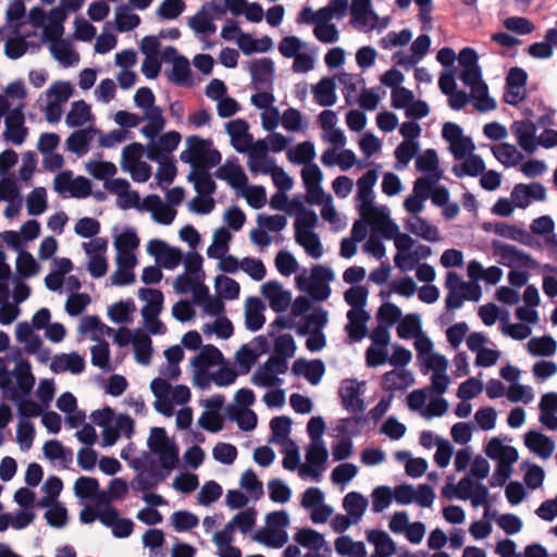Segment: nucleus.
I'll use <instances>...</instances> for the list:
<instances>
[{
  "label": "nucleus",
  "mask_w": 557,
  "mask_h": 557,
  "mask_svg": "<svg viewBox=\"0 0 557 557\" xmlns=\"http://www.w3.org/2000/svg\"><path fill=\"white\" fill-rule=\"evenodd\" d=\"M212 140L193 135L187 138V149L181 153V160L189 163L215 166L221 162V153L212 148Z\"/></svg>",
  "instance_id": "f257e3e1"
},
{
  "label": "nucleus",
  "mask_w": 557,
  "mask_h": 557,
  "mask_svg": "<svg viewBox=\"0 0 557 557\" xmlns=\"http://www.w3.org/2000/svg\"><path fill=\"white\" fill-rule=\"evenodd\" d=\"M147 444L150 451L159 456V460L164 468L175 469L177 467L178 447L168 437L164 428H152Z\"/></svg>",
  "instance_id": "f03ea898"
},
{
  "label": "nucleus",
  "mask_w": 557,
  "mask_h": 557,
  "mask_svg": "<svg viewBox=\"0 0 557 557\" xmlns=\"http://www.w3.org/2000/svg\"><path fill=\"white\" fill-rule=\"evenodd\" d=\"M377 181V173L375 170H369L362 174L357 181L358 199L361 205L359 207V214L362 220H370L381 214V210L373 203V187Z\"/></svg>",
  "instance_id": "7ed1b4c3"
},
{
  "label": "nucleus",
  "mask_w": 557,
  "mask_h": 557,
  "mask_svg": "<svg viewBox=\"0 0 557 557\" xmlns=\"http://www.w3.org/2000/svg\"><path fill=\"white\" fill-rule=\"evenodd\" d=\"M174 469L164 468L163 463L160 465L150 459L147 462V468L140 471L129 483V487L134 492H147L156 488L162 483Z\"/></svg>",
  "instance_id": "20e7f679"
},
{
  "label": "nucleus",
  "mask_w": 557,
  "mask_h": 557,
  "mask_svg": "<svg viewBox=\"0 0 557 557\" xmlns=\"http://www.w3.org/2000/svg\"><path fill=\"white\" fill-rule=\"evenodd\" d=\"M249 72L253 89H273L275 65L272 59L261 58L253 60L249 65Z\"/></svg>",
  "instance_id": "39448f33"
},
{
  "label": "nucleus",
  "mask_w": 557,
  "mask_h": 557,
  "mask_svg": "<svg viewBox=\"0 0 557 557\" xmlns=\"http://www.w3.org/2000/svg\"><path fill=\"white\" fill-rule=\"evenodd\" d=\"M13 374L16 379V386L10 388L9 398L20 399L29 397L35 385V376L32 373L30 363L26 360L18 361Z\"/></svg>",
  "instance_id": "423d86ee"
},
{
  "label": "nucleus",
  "mask_w": 557,
  "mask_h": 557,
  "mask_svg": "<svg viewBox=\"0 0 557 557\" xmlns=\"http://www.w3.org/2000/svg\"><path fill=\"white\" fill-rule=\"evenodd\" d=\"M342 406L351 413H362L364 401L360 398V383L355 379H346L338 391Z\"/></svg>",
  "instance_id": "0eeeda50"
},
{
  "label": "nucleus",
  "mask_w": 557,
  "mask_h": 557,
  "mask_svg": "<svg viewBox=\"0 0 557 557\" xmlns=\"http://www.w3.org/2000/svg\"><path fill=\"white\" fill-rule=\"evenodd\" d=\"M25 119L21 108L11 110L4 120L5 131L3 133L4 139L12 144L22 145L28 134L27 127L24 125Z\"/></svg>",
  "instance_id": "6e6552de"
},
{
  "label": "nucleus",
  "mask_w": 557,
  "mask_h": 557,
  "mask_svg": "<svg viewBox=\"0 0 557 557\" xmlns=\"http://www.w3.org/2000/svg\"><path fill=\"white\" fill-rule=\"evenodd\" d=\"M307 466L300 469V474L312 476L314 480H320V473L323 470L324 463L327 461L329 451L323 442L311 443L307 450Z\"/></svg>",
  "instance_id": "1a4fd4ad"
},
{
  "label": "nucleus",
  "mask_w": 557,
  "mask_h": 557,
  "mask_svg": "<svg viewBox=\"0 0 557 557\" xmlns=\"http://www.w3.org/2000/svg\"><path fill=\"white\" fill-rule=\"evenodd\" d=\"M263 297L269 300L270 307L274 312H284L290 305L292 294L283 289L277 281H269L261 286Z\"/></svg>",
  "instance_id": "9d476101"
},
{
  "label": "nucleus",
  "mask_w": 557,
  "mask_h": 557,
  "mask_svg": "<svg viewBox=\"0 0 557 557\" xmlns=\"http://www.w3.org/2000/svg\"><path fill=\"white\" fill-rule=\"evenodd\" d=\"M546 196V189L541 183L517 184L512 191L511 198L516 207L525 209L531 200H544Z\"/></svg>",
  "instance_id": "9b49d317"
},
{
  "label": "nucleus",
  "mask_w": 557,
  "mask_h": 557,
  "mask_svg": "<svg viewBox=\"0 0 557 557\" xmlns=\"http://www.w3.org/2000/svg\"><path fill=\"white\" fill-rule=\"evenodd\" d=\"M212 166L196 164L187 176V180L194 184L198 196L212 197L215 193L216 184L209 172Z\"/></svg>",
  "instance_id": "f8f14e48"
},
{
  "label": "nucleus",
  "mask_w": 557,
  "mask_h": 557,
  "mask_svg": "<svg viewBox=\"0 0 557 557\" xmlns=\"http://www.w3.org/2000/svg\"><path fill=\"white\" fill-rule=\"evenodd\" d=\"M536 125L531 121H515L511 131L517 138L519 146L528 153L535 151L536 143Z\"/></svg>",
  "instance_id": "ddd939ff"
},
{
  "label": "nucleus",
  "mask_w": 557,
  "mask_h": 557,
  "mask_svg": "<svg viewBox=\"0 0 557 557\" xmlns=\"http://www.w3.org/2000/svg\"><path fill=\"white\" fill-rule=\"evenodd\" d=\"M348 323L345 331L349 339L354 343L360 342L368 334L367 323L370 320V313L366 310H348Z\"/></svg>",
  "instance_id": "4468645a"
},
{
  "label": "nucleus",
  "mask_w": 557,
  "mask_h": 557,
  "mask_svg": "<svg viewBox=\"0 0 557 557\" xmlns=\"http://www.w3.org/2000/svg\"><path fill=\"white\" fill-rule=\"evenodd\" d=\"M214 176L219 180L226 181L227 184L235 189L245 188L248 184V177L236 159L234 162L227 161L221 165L214 172Z\"/></svg>",
  "instance_id": "2eb2a0df"
},
{
  "label": "nucleus",
  "mask_w": 557,
  "mask_h": 557,
  "mask_svg": "<svg viewBox=\"0 0 557 557\" xmlns=\"http://www.w3.org/2000/svg\"><path fill=\"white\" fill-rule=\"evenodd\" d=\"M140 299L146 301L141 308V315L145 321L157 318L163 309V294L160 289L156 288H140L138 290Z\"/></svg>",
  "instance_id": "dca6fc26"
},
{
  "label": "nucleus",
  "mask_w": 557,
  "mask_h": 557,
  "mask_svg": "<svg viewBox=\"0 0 557 557\" xmlns=\"http://www.w3.org/2000/svg\"><path fill=\"white\" fill-rule=\"evenodd\" d=\"M223 362V354L218 347L211 344L202 346L200 351L191 359V366L195 370H200L201 372L209 371L211 367Z\"/></svg>",
  "instance_id": "f3484780"
},
{
  "label": "nucleus",
  "mask_w": 557,
  "mask_h": 557,
  "mask_svg": "<svg viewBox=\"0 0 557 557\" xmlns=\"http://www.w3.org/2000/svg\"><path fill=\"white\" fill-rule=\"evenodd\" d=\"M524 444L541 458L550 457L555 449L554 441L537 431H529L524 435Z\"/></svg>",
  "instance_id": "a211bd4d"
},
{
  "label": "nucleus",
  "mask_w": 557,
  "mask_h": 557,
  "mask_svg": "<svg viewBox=\"0 0 557 557\" xmlns=\"http://www.w3.org/2000/svg\"><path fill=\"white\" fill-rule=\"evenodd\" d=\"M263 302L258 297H248L246 300L245 324L251 332L262 329L265 318L262 313Z\"/></svg>",
  "instance_id": "6ab92c4d"
},
{
  "label": "nucleus",
  "mask_w": 557,
  "mask_h": 557,
  "mask_svg": "<svg viewBox=\"0 0 557 557\" xmlns=\"http://www.w3.org/2000/svg\"><path fill=\"white\" fill-rule=\"evenodd\" d=\"M327 324V311L322 307L314 308L313 311L304 315L301 322L297 326V334L306 336L312 331H323Z\"/></svg>",
  "instance_id": "aec40b11"
},
{
  "label": "nucleus",
  "mask_w": 557,
  "mask_h": 557,
  "mask_svg": "<svg viewBox=\"0 0 557 557\" xmlns=\"http://www.w3.org/2000/svg\"><path fill=\"white\" fill-rule=\"evenodd\" d=\"M485 231H493L498 236H502L504 238L512 239L520 242L524 245H528L531 240V235L527 231L519 228L515 225H510L504 222H496V223H485L484 224Z\"/></svg>",
  "instance_id": "412c9836"
},
{
  "label": "nucleus",
  "mask_w": 557,
  "mask_h": 557,
  "mask_svg": "<svg viewBox=\"0 0 557 557\" xmlns=\"http://www.w3.org/2000/svg\"><path fill=\"white\" fill-rule=\"evenodd\" d=\"M94 133H98V129L90 127L73 132L65 141L67 150L77 156H84L87 153L89 144L94 139Z\"/></svg>",
  "instance_id": "4be33fe9"
},
{
  "label": "nucleus",
  "mask_w": 557,
  "mask_h": 557,
  "mask_svg": "<svg viewBox=\"0 0 557 557\" xmlns=\"http://www.w3.org/2000/svg\"><path fill=\"white\" fill-rule=\"evenodd\" d=\"M335 89L336 84L333 77H322L312 88L315 102L321 107L333 106L337 99Z\"/></svg>",
  "instance_id": "5701e85b"
},
{
  "label": "nucleus",
  "mask_w": 557,
  "mask_h": 557,
  "mask_svg": "<svg viewBox=\"0 0 557 557\" xmlns=\"http://www.w3.org/2000/svg\"><path fill=\"white\" fill-rule=\"evenodd\" d=\"M405 227L412 234L420 236L424 240L435 243L440 239L438 230L431 225L425 219L413 215L406 221Z\"/></svg>",
  "instance_id": "b1692460"
},
{
  "label": "nucleus",
  "mask_w": 557,
  "mask_h": 557,
  "mask_svg": "<svg viewBox=\"0 0 557 557\" xmlns=\"http://www.w3.org/2000/svg\"><path fill=\"white\" fill-rule=\"evenodd\" d=\"M497 255L508 264H516L521 267H533L534 260L532 257L517 247L509 244L495 245Z\"/></svg>",
  "instance_id": "393cba45"
},
{
  "label": "nucleus",
  "mask_w": 557,
  "mask_h": 557,
  "mask_svg": "<svg viewBox=\"0 0 557 557\" xmlns=\"http://www.w3.org/2000/svg\"><path fill=\"white\" fill-rule=\"evenodd\" d=\"M350 12L352 23L360 28L377 20L376 13L371 8V0H352Z\"/></svg>",
  "instance_id": "a878e982"
},
{
  "label": "nucleus",
  "mask_w": 557,
  "mask_h": 557,
  "mask_svg": "<svg viewBox=\"0 0 557 557\" xmlns=\"http://www.w3.org/2000/svg\"><path fill=\"white\" fill-rule=\"evenodd\" d=\"M133 346L136 361L141 364L150 363L153 351L150 336L143 330L137 329L134 333Z\"/></svg>",
  "instance_id": "bb28decb"
},
{
  "label": "nucleus",
  "mask_w": 557,
  "mask_h": 557,
  "mask_svg": "<svg viewBox=\"0 0 557 557\" xmlns=\"http://www.w3.org/2000/svg\"><path fill=\"white\" fill-rule=\"evenodd\" d=\"M343 507L347 515L354 519V523H357L368 507V499L358 492H349L343 499Z\"/></svg>",
  "instance_id": "cd10ccee"
},
{
  "label": "nucleus",
  "mask_w": 557,
  "mask_h": 557,
  "mask_svg": "<svg viewBox=\"0 0 557 557\" xmlns=\"http://www.w3.org/2000/svg\"><path fill=\"white\" fill-rule=\"evenodd\" d=\"M485 171V163L479 154L473 152L466 158L461 164L453 166V173L457 177L472 176L475 177Z\"/></svg>",
  "instance_id": "c85d7f7f"
},
{
  "label": "nucleus",
  "mask_w": 557,
  "mask_h": 557,
  "mask_svg": "<svg viewBox=\"0 0 557 557\" xmlns=\"http://www.w3.org/2000/svg\"><path fill=\"white\" fill-rule=\"evenodd\" d=\"M554 46H557V27L549 28L545 35V41L532 44L528 51L532 58L547 59L553 55Z\"/></svg>",
  "instance_id": "c756f323"
},
{
  "label": "nucleus",
  "mask_w": 557,
  "mask_h": 557,
  "mask_svg": "<svg viewBox=\"0 0 557 557\" xmlns=\"http://www.w3.org/2000/svg\"><path fill=\"white\" fill-rule=\"evenodd\" d=\"M213 244L207 249V256L211 259L222 258L228 250V243L232 239V235L225 227H219L214 232Z\"/></svg>",
  "instance_id": "7c9ffc66"
},
{
  "label": "nucleus",
  "mask_w": 557,
  "mask_h": 557,
  "mask_svg": "<svg viewBox=\"0 0 557 557\" xmlns=\"http://www.w3.org/2000/svg\"><path fill=\"white\" fill-rule=\"evenodd\" d=\"M91 116L90 107L84 100H77L72 103L67 112L65 122L70 127L83 126Z\"/></svg>",
  "instance_id": "2f4dec72"
},
{
  "label": "nucleus",
  "mask_w": 557,
  "mask_h": 557,
  "mask_svg": "<svg viewBox=\"0 0 557 557\" xmlns=\"http://www.w3.org/2000/svg\"><path fill=\"white\" fill-rule=\"evenodd\" d=\"M116 29L120 33L133 30L140 24L139 15L132 13L129 7L121 4L115 10Z\"/></svg>",
  "instance_id": "473e14b6"
},
{
  "label": "nucleus",
  "mask_w": 557,
  "mask_h": 557,
  "mask_svg": "<svg viewBox=\"0 0 557 557\" xmlns=\"http://www.w3.org/2000/svg\"><path fill=\"white\" fill-rule=\"evenodd\" d=\"M397 335L403 339L417 337L422 333L421 319L418 313H409L397 325Z\"/></svg>",
  "instance_id": "72a5a7b5"
},
{
  "label": "nucleus",
  "mask_w": 557,
  "mask_h": 557,
  "mask_svg": "<svg viewBox=\"0 0 557 557\" xmlns=\"http://www.w3.org/2000/svg\"><path fill=\"white\" fill-rule=\"evenodd\" d=\"M50 51L58 61L65 65H72L78 61V54L73 51L71 42L63 38L55 39L51 44Z\"/></svg>",
  "instance_id": "f704fd0d"
},
{
  "label": "nucleus",
  "mask_w": 557,
  "mask_h": 557,
  "mask_svg": "<svg viewBox=\"0 0 557 557\" xmlns=\"http://www.w3.org/2000/svg\"><path fill=\"white\" fill-rule=\"evenodd\" d=\"M295 239L297 244L300 245L310 257L314 259H319L322 257L323 247L319 235L313 231L295 235Z\"/></svg>",
  "instance_id": "c9c22d12"
},
{
  "label": "nucleus",
  "mask_w": 557,
  "mask_h": 557,
  "mask_svg": "<svg viewBox=\"0 0 557 557\" xmlns=\"http://www.w3.org/2000/svg\"><path fill=\"white\" fill-rule=\"evenodd\" d=\"M494 157L505 166L516 165L522 159V154L518 149L508 143H503L498 146L492 147Z\"/></svg>",
  "instance_id": "e433bc0d"
},
{
  "label": "nucleus",
  "mask_w": 557,
  "mask_h": 557,
  "mask_svg": "<svg viewBox=\"0 0 557 557\" xmlns=\"http://www.w3.org/2000/svg\"><path fill=\"white\" fill-rule=\"evenodd\" d=\"M214 287L221 298L227 300L237 299L240 292L238 282L225 275H218L214 280Z\"/></svg>",
  "instance_id": "4c0bfd02"
},
{
  "label": "nucleus",
  "mask_w": 557,
  "mask_h": 557,
  "mask_svg": "<svg viewBox=\"0 0 557 557\" xmlns=\"http://www.w3.org/2000/svg\"><path fill=\"white\" fill-rule=\"evenodd\" d=\"M294 539L299 545L314 550H319L325 545L323 534L310 528L300 529Z\"/></svg>",
  "instance_id": "58836bf2"
},
{
  "label": "nucleus",
  "mask_w": 557,
  "mask_h": 557,
  "mask_svg": "<svg viewBox=\"0 0 557 557\" xmlns=\"http://www.w3.org/2000/svg\"><path fill=\"white\" fill-rule=\"evenodd\" d=\"M315 157L314 146L311 141H304L287 152V159L296 164H310Z\"/></svg>",
  "instance_id": "ea45409f"
},
{
  "label": "nucleus",
  "mask_w": 557,
  "mask_h": 557,
  "mask_svg": "<svg viewBox=\"0 0 557 557\" xmlns=\"http://www.w3.org/2000/svg\"><path fill=\"white\" fill-rule=\"evenodd\" d=\"M367 418L360 413H354L352 417L343 418L338 421L336 426L337 434L345 437L358 436L361 433V423L366 422Z\"/></svg>",
  "instance_id": "a19ab883"
},
{
  "label": "nucleus",
  "mask_w": 557,
  "mask_h": 557,
  "mask_svg": "<svg viewBox=\"0 0 557 557\" xmlns=\"http://www.w3.org/2000/svg\"><path fill=\"white\" fill-rule=\"evenodd\" d=\"M375 230H379L386 239H394L399 234L398 225L389 219L388 214L381 210L376 218L366 220Z\"/></svg>",
  "instance_id": "79ce46f5"
},
{
  "label": "nucleus",
  "mask_w": 557,
  "mask_h": 557,
  "mask_svg": "<svg viewBox=\"0 0 557 557\" xmlns=\"http://www.w3.org/2000/svg\"><path fill=\"white\" fill-rule=\"evenodd\" d=\"M460 79L463 85L472 88L473 91L487 92V85L482 81V71L480 65L462 69Z\"/></svg>",
  "instance_id": "37998d69"
},
{
  "label": "nucleus",
  "mask_w": 557,
  "mask_h": 557,
  "mask_svg": "<svg viewBox=\"0 0 557 557\" xmlns=\"http://www.w3.org/2000/svg\"><path fill=\"white\" fill-rule=\"evenodd\" d=\"M212 16H209L205 8L199 10L193 17L189 18L188 25L196 33L203 35H212L216 30V26L212 22Z\"/></svg>",
  "instance_id": "c03bdc74"
},
{
  "label": "nucleus",
  "mask_w": 557,
  "mask_h": 557,
  "mask_svg": "<svg viewBox=\"0 0 557 557\" xmlns=\"http://www.w3.org/2000/svg\"><path fill=\"white\" fill-rule=\"evenodd\" d=\"M368 288L363 285H355L344 293V299L351 307L350 310H364L368 298Z\"/></svg>",
  "instance_id": "a18cd8bd"
},
{
  "label": "nucleus",
  "mask_w": 557,
  "mask_h": 557,
  "mask_svg": "<svg viewBox=\"0 0 557 557\" xmlns=\"http://www.w3.org/2000/svg\"><path fill=\"white\" fill-rule=\"evenodd\" d=\"M27 212L30 215H40L47 209V193L44 187H36L26 200Z\"/></svg>",
  "instance_id": "49530a36"
},
{
  "label": "nucleus",
  "mask_w": 557,
  "mask_h": 557,
  "mask_svg": "<svg viewBox=\"0 0 557 557\" xmlns=\"http://www.w3.org/2000/svg\"><path fill=\"white\" fill-rule=\"evenodd\" d=\"M410 376L411 374L407 371L391 370L382 377L383 387L391 392L403 389L409 385L408 379Z\"/></svg>",
  "instance_id": "de8ad7c7"
},
{
  "label": "nucleus",
  "mask_w": 557,
  "mask_h": 557,
  "mask_svg": "<svg viewBox=\"0 0 557 557\" xmlns=\"http://www.w3.org/2000/svg\"><path fill=\"white\" fill-rule=\"evenodd\" d=\"M134 309L135 306L132 300H120L109 308L108 315L114 323H126L131 321V314Z\"/></svg>",
  "instance_id": "09e8293b"
},
{
  "label": "nucleus",
  "mask_w": 557,
  "mask_h": 557,
  "mask_svg": "<svg viewBox=\"0 0 557 557\" xmlns=\"http://www.w3.org/2000/svg\"><path fill=\"white\" fill-rule=\"evenodd\" d=\"M252 384L261 387H274L280 386L282 380L275 376L270 369V364L264 362L260 366L251 376Z\"/></svg>",
  "instance_id": "8fccbe9b"
},
{
  "label": "nucleus",
  "mask_w": 557,
  "mask_h": 557,
  "mask_svg": "<svg viewBox=\"0 0 557 557\" xmlns=\"http://www.w3.org/2000/svg\"><path fill=\"white\" fill-rule=\"evenodd\" d=\"M442 175L441 171L428 176L418 177L413 183V195L426 200L432 193L433 187L440 181Z\"/></svg>",
  "instance_id": "3c124183"
},
{
  "label": "nucleus",
  "mask_w": 557,
  "mask_h": 557,
  "mask_svg": "<svg viewBox=\"0 0 557 557\" xmlns=\"http://www.w3.org/2000/svg\"><path fill=\"white\" fill-rule=\"evenodd\" d=\"M257 512L253 508L236 513L227 523L233 527V530L238 529L242 533H248L256 523Z\"/></svg>",
  "instance_id": "603ef678"
},
{
  "label": "nucleus",
  "mask_w": 557,
  "mask_h": 557,
  "mask_svg": "<svg viewBox=\"0 0 557 557\" xmlns=\"http://www.w3.org/2000/svg\"><path fill=\"white\" fill-rule=\"evenodd\" d=\"M270 428L274 441L282 443L289 438L288 435L292 431V419L286 416L274 417L270 421Z\"/></svg>",
  "instance_id": "864d4df0"
},
{
  "label": "nucleus",
  "mask_w": 557,
  "mask_h": 557,
  "mask_svg": "<svg viewBox=\"0 0 557 557\" xmlns=\"http://www.w3.org/2000/svg\"><path fill=\"white\" fill-rule=\"evenodd\" d=\"M262 533H265V530L257 531L253 534V540L269 547H283L288 540L287 533L284 530H271L267 536H263Z\"/></svg>",
  "instance_id": "5fc2aeb1"
},
{
  "label": "nucleus",
  "mask_w": 557,
  "mask_h": 557,
  "mask_svg": "<svg viewBox=\"0 0 557 557\" xmlns=\"http://www.w3.org/2000/svg\"><path fill=\"white\" fill-rule=\"evenodd\" d=\"M438 156L435 149H426L416 159V168L423 173L435 174L438 169Z\"/></svg>",
  "instance_id": "6e6d98bb"
},
{
  "label": "nucleus",
  "mask_w": 557,
  "mask_h": 557,
  "mask_svg": "<svg viewBox=\"0 0 557 557\" xmlns=\"http://www.w3.org/2000/svg\"><path fill=\"white\" fill-rule=\"evenodd\" d=\"M16 271L23 277H30L39 271V264L28 251L22 250L16 258Z\"/></svg>",
  "instance_id": "4d7b16f0"
},
{
  "label": "nucleus",
  "mask_w": 557,
  "mask_h": 557,
  "mask_svg": "<svg viewBox=\"0 0 557 557\" xmlns=\"http://www.w3.org/2000/svg\"><path fill=\"white\" fill-rule=\"evenodd\" d=\"M11 400L14 401L17 406V413L21 418V421H26L29 418H36L42 414L41 406L28 397Z\"/></svg>",
  "instance_id": "13d9d810"
},
{
  "label": "nucleus",
  "mask_w": 557,
  "mask_h": 557,
  "mask_svg": "<svg viewBox=\"0 0 557 557\" xmlns=\"http://www.w3.org/2000/svg\"><path fill=\"white\" fill-rule=\"evenodd\" d=\"M198 523V517L187 510H178L172 515V524L177 532L191 530L196 528Z\"/></svg>",
  "instance_id": "bf43d9fd"
},
{
  "label": "nucleus",
  "mask_w": 557,
  "mask_h": 557,
  "mask_svg": "<svg viewBox=\"0 0 557 557\" xmlns=\"http://www.w3.org/2000/svg\"><path fill=\"white\" fill-rule=\"evenodd\" d=\"M144 153V146L139 143H132L123 148L122 151V169L127 171L128 168H132L138 163H140V159Z\"/></svg>",
  "instance_id": "052dcab7"
},
{
  "label": "nucleus",
  "mask_w": 557,
  "mask_h": 557,
  "mask_svg": "<svg viewBox=\"0 0 557 557\" xmlns=\"http://www.w3.org/2000/svg\"><path fill=\"white\" fill-rule=\"evenodd\" d=\"M269 496L272 502L278 504L287 503L292 497L290 487L281 479H273L268 483Z\"/></svg>",
  "instance_id": "680f3d73"
},
{
  "label": "nucleus",
  "mask_w": 557,
  "mask_h": 557,
  "mask_svg": "<svg viewBox=\"0 0 557 557\" xmlns=\"http://www.w3.org/2000/svg\"><path fill=\"white\" fill-rule=\"evenodd\" d=\"M529 350L534 356H550L555 352L557 343L552 337L532 338L528 343Z\"/></svg>",
  "instance_id": "e2e57ef3"
},
{
  "label": "nucleus",
  "mask_w": 557,
  "mask_h": 557,
  "mask_svg": "<svg viewBox=\"0 0 557 557\" xmlns=\"http://www.w3.org/2000/svg\"><path fill=\"white\" fill-rule=\"evenodd\" d=\"M86 169L92 177L99 181L107 180L116 173V166L110 161H89Z\"/></svg>",
  "instance_id": "0e129e2a"
},
{
  "label": "nucleus",
  "mask_w": 557,
  "mask_h": 557,
  "mask_svg": "<svg viewBox=\"0 0 557 557\" xmlns=\"http://www.w3.org/2000/svg\"><path fill=\"white\" fill-rule=\"evenodd\" d=\"M274 262L277 271L284 276L292 275L299 268L296 258L286 250H280L275 257Z\"/></svg>",
  "instance_id": "69168bd1"
},
{
  "label": "nucleus",
  "mask_w": 557,
  "mask_h": 557,
  "mask_svg": "<svg viewBox=\"0 0 557 557\" xmlns=\"http://www.w3.org/2000/svg\"><path fill=\"white\" fill-rule=\"evenodd\" d=\"M401 317V310L395 304H383L376 313V319L380 324L387 327L393 326Z\"/></svg>",
  "instance_id": "338daca9"
},
{
  "label": "nucleus",
  "mask_w": 557,
  "mask_h": 557,
  "mask_svg": "<svg viewBox=\"0 0 557 557\" xmlns=\"http://www.w3.org/2000/svg\"><path fill=\"white\" fill-rule=\"evenodd\" d=\"M72 92L73 88L69 82L58 81L50 85L46 94L49 101H59L62 104L70 99Z\"/></svg>",
  "instance_id": "774afa93"
}]
</instances>
